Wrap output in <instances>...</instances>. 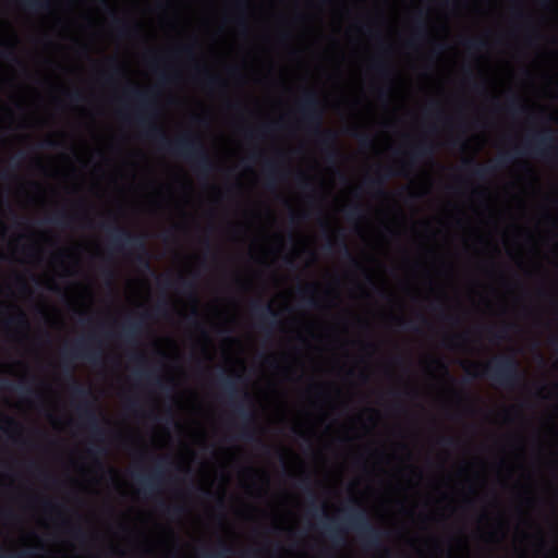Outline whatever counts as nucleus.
<instances>
[{
  "label": "nucleus",
  "mask_w": 558,
  "mask_h": 558,
  "mask_svg": "<svg viewBox=\"0 0 558 558\" xmlns=\"http://www.w3.org/2000/svg\"><path fill=\"white\" fill-rule=\"evenodd\" d=\"M41 146L43 147H46V148H54L58 146V142L53 141V140H45L43 143H41Z\"/></svg>",
  "instance_id": "3c124183"
},
{
  "label": "nucleus",
  "mask_w": 558,
  "mask_h": 558,
  "mask_svg": "<svg viewBox=\"0 0 558 558\" xmlns=\"http://www.w3.org/2000/svg\"><path fill=\"white\" fill-rule=\"evenodd\" d=\"M95 340L94 336H89L87 339L75 341L70 349H62L61 357L63 369L72 381L71 395L74 399L80 400L76 408L77 412L87 422L95 438L102 441L106 430L99 425V420L90 401L92 392L74 378L72 363L77 359H83L94 364L98 363L101 359V352L90 345Z\"/></svg>",
  "instance_id": "f03ea898"
},
{
  "label": "nucleus",
  "mask_w": 558,
  "mask_h": 558,
  "mask_svg": "<svg viewBox=\"0 0 558 558\" xmlns=\"http://www.w3.org/2000/svg\"><path fill=\"white\" fill-rule=\"evenodd\" d=\"M166 462V458H158L154 470L147 476L135 475L145 495H151L158 490L165 477Z\"/></svg>",
  "instance_id": "1a4fd4ad"
},
{
  "label": "nucleus",
  "mask_w": 558,
  "mask_h": 558,
  "mask_svg": "<svg viewBox=\"0 0 558 558\" xmlns=\"http://www.w3.org/2000/svg\"><path fill=\"white\" fill-rule=\"evenodd\" d=\"M68 97L72 102H81L84 100V95L80 90L69 93Z\"/></svg>",
  "instance_id": "37998d69"
},
{
  "label": "nucleus",
  "mask_w": 558,
  "mask_h": 558,
  "mask_svg": "<svg viewBox=\"0 0 558 558\" xmlns=\"http://www.w3.org/2000/svg\"><path fill=\"white\" fill-rule=\"evenodd\" d=\"M435 151V146L430 142L420 140L405 153L408 161L402 163V169L414 167L425 159L433 158Z\"/></svg>",
  "instance_id": "9d476101"
},
{
  "label": "nucleus",
  "mask_w": 558,
  "mask_h": 558,
  "mask_svg": "<svg viewBox=\"0 0 558 558\" xmlns=\"http://www.w3.org/2000/svg\"><path fill=\"white\" fill-rule=\"evenodd\" d=\"M265 170H266V175H267V187H269V189L276 187L278 180H279V174H280L278 163L275 161H266Z\"/></svg>",
  "instance_id": "aec40b11"
},
{
  "label": "nucleus",
  "mask_w": 558,
  "mask_h": 558,
  "mask_svg": "<svg viewBox=\"0 0 558 558\" xmlns=\"http://www.w3.org/2000/svg\"><path fill=\"white\" fill-rule=\"evenodd\" d=\"M21 7L32 12H47L51 10V0H21Z\"/></svg>",
  "instance_id": "a211bd4d"
},
{
  "label": "nucleus",
  "mask_w": 558,
  "mask_h": 558,
  "mask_svg": "<svg viewBox=\"0 0 558 558\" xmlns=\"http://www.w3.org/2000/svg\"><path fill=\"white\" fill-rule=\"evenodd\" d=\"M445 45L444 44H436L434 46V49L433 51L436 53V54H439L440 52H442L445 50Z\"/></svg>",
  "instance_id": "4d7b16f0"
},
{
  "label": "nucleus",
  "mask_w": 558,
  "mask_h": 558,
  "mask_svg": "<svg viewBox=\"0 0 558 558\" xmlns=\"http://www.w3.org/2000/svg\"><path fill=\"white\" fill-rule=\"evenodd\" d=\"M154 312L157 315L165 316L167 314V305H166V303L157 304Z\"/></svg>",
  "instance_id": "09e8293b"
},
{
  "label": "nucleus",
  "mask_w": 558,
  "mask_h": 558,
  "mask_svg": "<svg viewBox=\"0 0 558 558\" xmlns=\"http://www.w3.org/2000/svg\"><path fill=\"white\" fill-rule=\"evenodd\" d=\"M300 483H301L302 487H303L306 492H308V493H311V494L313 493V492H312L311 478H310L308 476H304V477H302V478H301V481H300Z\"/></svg>",
  "instance_id": "de8ad7c7"
},
{
  "label": "nucleus",
  "mask_w": 558,
  "mask_h": 558,
  "mask_svg": "<svg viewBox=\"0 0 558 558\" xmlns=\"http://www.w3.org/2000/svg\"><path fill=\"white\" fill-rule=\"evenodd\" d=\"M3 420L8 426H11L14 428H17L20 426L19 423L15 420H13L12 417L3 416Z\"/></svg>",
  "instance_id": "603ef678"
},
{
  "label": "nucleus",
  "mask_w": 558,
  "mask_h": 558,
  "mask_svg": "<svg viewBox=\"0 0 558 558\" xmlns=\"http://www.w3.org/2000/svg\"><path fill=\"white\" fill-rule=\"evenodd\" d=\"M197 316H198V312H197V310H196V308H193V311H192V313H191V316H189L187 318H189V319L191 318V319L193 320V323H194L195 327L201 328L202 332H203L205 336H207L206 331L204 330V328L202 327V325L199 324V322L196 319V318H197Z\"/></svg>",
  "instance_id": "c03bdc74"
},
{
  "label": "nucleus",
  "mask_w": 558,
  "mask_h": 558,
  "mask_svg": "<svg viewBox=\"0 0 558 558\" xmlns=\"http://www.w3.org/2000/svg\"><path fill=\"white\" fill-rule=\"evenodd\" d=\"M172 81V77L168 74L161 73L160 74V82L163 84H168Z\"/></svg>",
  "instance_id": "13d9d810"
},
{
  "label": "nucleus",
  "mask_w": 558,
  "mask_h": 558,
  "mask_svg": "<svg viewBox=\"0 0 558 558\" xmlns=\"http://www.w3.org/2000/svg\"><path fill=\"white\" fill-rule=\"evenodd\" d=\"M403 174H405L404 171H395L392 168L387 167L383 170H379L376 177L365 178L363 183L368 190L374 191L379 196H384L386 195V182L391 178Z\"/></svg>",
  "instance_id": "f8f14e48"
},
{
  "label": "nucleus",
  "mask_w": 558,
  "mask_h": 558,
  "mask_svg": "<svg viewBox=\"0 0 558 558\" xmlns=\"http://www.w3.org/2000/svg\"><path fill=\"white\" fill-rule=\"evenodd\" d=\"M12 389L24 397L37 396V392L31 386H27L24 383H20L19 385L12 387Z\"/></svg>",
  "instance_id": "2f4dec72"
},
{
  "label": "nucleus",
  "mask_w": 558,
  "mask_h": 558,
  "mask_svg": "<svg viewBox=\"0 0 558 558\" xmlns=\"http://www.w3.org/2000/svg\"><path fill=\"white\" fill-rule=\"evenodd\" d=\"M372 69L381 78L389 80L392 75L391 68L384 61H376L372 64Z\"/></svg>",
  "instance_id": "b1692460"
},
{
  "label": "nucleus",
  "mask_w": 558,
  "mask_h": 558,
  "mask_svg": "<svg viewBox=\"0 0 558 558\" xmlns=\"http://www.w3.org/2000/svg\"><path fill=\"white\" fill-rule=\"evenodd\" d=\"M512 327L513 325L511 324H505L498 330H496L493 327H489L488 332L492 336V338L496 341L505 340L508 336V332L512 329Z\"/></svg>",
  "instance_id": "bb28decb"
},
{
  "label": "nucleus",
  "mask_w": 558,
  "mask_h": 558,
  "mask_svg": "<svg viewBox=\"0 0 558 558\" xmlns=\"http://www.w3.org/2000/svg\"><path fill=\"white\" fill-rule=\"evenodd\" d=\"M278 126H280L279 122H272V123H269V124H265V125L260 126L256 132H254L252 130L246 131L245 132V136L252 138L255 135H257V133L267 134L271 130H274L275 128H278Z\"/></svg>",
  "instance_id": "7c9ffc66"
},
{
  "label": "nucleus",
  "mask_w": 558,
  "mask_h": 558,
  "mask_svg": "<svg viewBox=\"0 0 558 558\" xmlns=\"http://www.w3.org/2000/svg\"><path fill=\"white\" fill-rule=\"evenodd\" d=\"M178 51L190 58L194 57V46L192 45L183 46Z\"/></svg>",
  "instance_id": "49530a36"
},
{
  "label": "nucleus",
  "mask_w": 558,
  "mask_h": 558,
  "mask_svg": "<svg viewBox=\"0 0 558 558\" xmlns=\"http://www.w3.org/2000/svg\"><path fill=\"white\" fill-rule=\"evenodd\" d=\"M133 360L140 364L145 363V356L143 354H135L133 355Z\"/></svg>",
  "instance_id": "680f3d73"
},
{
  "label": "nucleus",
  "mask_w": 558,
  "mask_h": 558,
  "mask_svg": "<svg viewBox=\"0 0 558 558\" xmlns=\"http://www.w3.org/2000/svg\"><path fill=\"white\" fill-rule=\"evenodd\" d=\"M480 376L489 378L495 384L505 388H514L523 380L520 364L512 355L495 356L483 366Z\"/></svg>",
  "instance_id": "39448f33"
},
{
  "label": "nucleus",
  "mask_w": 558,
  "mask_h": 558,
  "mask_svg": "<svg viewBox=\"0 0 558 558\" xmlns=\"http://www.w3.org/2000/svg\"><path fill=\"white\" fill-rule=\"evenodd\" d=\"M113 24L117 28V32L118 34L121 36V37H128L131 35L132 31H134L135 28L132 27L128 22L119 19L116 16V14H113Z\"/></svg>",
  "instance_id": "a878e982"
},
{
  "label": "nucleus",
  "mask_w": 558,
  "mask_h": 558,
  "mask_svg": "<svg viewBox=\"0 0 558 558\" xmlns=\"http://www.w3.org/2000/svg\"><path fill=\"white\" fill-rule=\"evenodd\" d=\"M472 88L476 92H482L485 88L484 83H473Z\"/></svg>",
  "instance_id": "052dcab7"
},
{
  "label": "nucleus",
  "mask_w": 558,
  "mask_h": 558,
  "mask_svg": "<svg viewBox=\"0 0 558 558\" xmlns=\"http://www.w3.org/2000/svg\"><path fill=\"white\" fill-rule=\"evenodd\" d=\"M506 108L512 116H519L529 111V108L517 98L509 100Z\"/></svg>",
  "instance_id": "393cba45"
},
{
  "label": "nucleus",
  "mask_w": 558,
  "mask_h": 558,
  "mask_svg": "<svg viewBox=\"0 0 558 558\" xmlns=\"http://www.w3.org/2000/svg\"><path fill=\"white\" fill-rule=\"evenodd\" d=\"M248 400V395L244 392L242 395L241 401L233 402L235 413L242 421V424L240 426L239 438L248 442H256L260 445L263 448L268 449V447L257 437L255 429L252 427V423L254 421L253 413L248 408L245 407L243 402Z\"/></svg>",
  "instance_id": "6e6552de"
},
{
  "label": "nucleus",
  "mask_w": 558,
  "mask_h": 558,
  "mask_svg": "<svg viewBox=\"0 0 558 558\" xmlns=\"http://www.w3.org/2000/svg\"><path fill=\"white\" fill-rule=\"evenodd\" d=\"M138 408V402L137 400L135 399H130L128 400L126 402V409L130 410V411H136V409Z\"/></svg>",
  "instance_id": "8fccbe9b"
},
{
  "label": "nucleus",
  "mask_w": 558,
  "mask_h": 558,
  "mask_svg": "<svg viewBox=\"0 0 558 558\" xmlns=\"http://www.w3.org/2000/svg\"><path fill=\"white\" fill-rule=\"evenodd\" d=\"M104 274H105L107 277H109V278H112V276H113L112 270H111V269H109V268H105V269H104Z\"/></svg>",
  "instance_id": "774afa93"
},
{
  "label": "nucleus",
  "mask_w": 558,
  "mask_h": 558,
  "mask_svg": "<svg viewBox=\"0 0 558 558\" xmlns=\"http://www.w3.org/2000/svg\"><path fill=\"white\" fill-rule=\"evenodd\" d=\"M298 183L302 189L311 187L310 180L303 173L298 174Z\"/></svg>",
  "instance_id": "a18cd8bd"
},
{
  "label": "nucleus",
  "mask_w": 558,
  "mask_h": 558,
  "mask_svg": "<svg viewBox=\"0 0 558 558\" xmlns=\"http://www.w3.org/2000/svg\"><path fill=\"white\" fill-rule=\"evenodd\" d=\"M150 317L148 313L141 314L138 319L128 320L123 327L121 337L126 343H135L138 336L142 333L145 322Z\"/></svg>",
  "instance_id": "ddd939ff"
},
{
  "label": "nucleus",
  "mask_w": 558,
  "mask_h": 558,
  "mask_svg": "<svg viewBox=\"0 0 558 558\" xmlns=\"http://www.w3.org/2000/svg\"><path fill=\"white\" fill-rule=\"evenodd\" d=\"M302 122L307 130L316 136L317 143L323 148L326 159L335 162L339 157L336 147L337 134L332 130H323L324 111L319 98L314 90H305L298 104Z\"/></svg>",
  "instance_id": "7ed1b4c3"
},
{
  "label": "nucleus",
  "mask_w": 558,
  "mask_h": 558,
  "mask_svg": "<svg viewBox=\"0 0 558 558\" xmlns=\"http://www.w3.org/2000/svg\"><path fill=\"white\" fill-rule=\"evenodd\" d=\"M551 130L546 129L537 133L532 138H525L521 148H515V155H534L545 159L558 157V146H551Z\"/></svg>",
  "instance_id": "0eeeda50"
},
{
  "label": "nucleus",
  "mask_w": 558,
  "mask_h": 558,
  "mask_svg": "<svg viewBox=\"0 0 558 558\" xmlns=\"http://www.w3.org/2000/svg\"><path fill=\"white\" fill-rule=\"evenodd\" d=\"M438 444L440 446H445V447H456L459 441L457 438L454 437H451V436H442L438 439Z\"/></svg>",
  "instance_id": "e433bc0d"
},
{
  "label": "nucleus",
  "mask_w": 558,
  "mask_h": 558,
  "mask_svg": "<svg viewBox=\"0 0 558 558\" xmlns=\"http://www.w3.org/2000/svg\"><path fill=\"white\" fill-rule=\"evenodd\" d=\"M514 160V156L512 153H506V154H502L498 157L497 159V165L499 167H504L510 162H512Z\"/></svg>",
  "instance_id": "4c0bfd02"
},
{
  "label": "nucleus",
  "mask_w": 558,
  "mask_h": 558,
  "mask_svg": "<svg viewBox=\"0 0 558 558\" xmlns=\"http://www.w3.org/2000/svg\"><path fill=\"white\" fill-rule=\"evenodd\" d=\"M138 375L141 377L146 378L148 381L153 383L155 386L162 388V384H163L162 379L160 377L156 376L154 373L142 372V373H138Z\"/></svg>",
  "instance_id": "f704fd0d"
},
{
  "label": "nucleus",
  "mask_w": 558,
  "mask_h": 558,
  "mask_svg": "<svg viewBox=\"0 0 558 558\" xmlns=\"http://www.w3.org/2000/svg\"><path fill=\"white\" fill-rule=\"evenodd\" d=\"M158 284L162 289L172 288L174 284L177 289L183 293H189L195 298V284L192 280H187L183 277H179L175 281L171 280L169 277L161 278L158 277Z\"/></svg>",
  "instance_id": "4468645a"
},
{
  "label": "nucleus",
  "mask_w": 558,
  "mask_h": 558,
  "mask_svg": "<svg viewBox=\"0 0 558 558\" xmlns=\"http://www.w3.org/2000/svg\"><path fill=\"white\" fill-rule=\"evenodd\" d=\"M289 220L291 223L295 225L299 222V216L294 211H291L289 215Z\"/></svg>",
  "instance_id": "bf43d9fd"
},
{
  "label": "nucleus",
  "mask_w": 558,
  "mask_h": 558,
  "mask_svg": "<svg viewBox=\"0 0 558 558\" xmlns=\"http://www.w3.org/2000/svg\"><path fill=\"white\" fill-rule=\"evenodd\" d=\"M550 344L555 348L556 352H558V337L551 338Z\"/></svg>",
  "instance_id": "e2e57ef3"
},
{
  "label": "nucleus",
  "mask_w": 558,
  "mask_h": 558,
  "mask_svg": "<svg viewBox=\"0 0 558 558\" xmlns=\"http://www.w3.org/2000/svg\"><path fill=\"white\" fill-rule=\"evenodd\" d=\"M397 323L398 325L403 328V329H407V330H414V331H417L418 329L416 328V326L410 322V320H404V319H401V318H397Z\"/></svg>",
  "instance_id": "ea45409f"
},
{
  "label": "nucleus",
  "mask_w": 558,
  "mask_h": 558,
  "mask_svg": "<svg viewBox=\"0 0 558 558\" xmlns=\"http://www.w3.org/2000/svg\"><path fill=\"white\" fill-rule=\"evenodd\" d=\"M463 167L470 170L471 174L478 180H486L496 171V166L481 165L475 162L474 159H465Z\"/></svg>",
  "instance_id": "2eb2a0df"
},
{
  "label": "nucleus",
  "mask_w": 558,
  "mask_h": 558,
  "mask_svg": "<svg viewBox=\"0 0 558 558\" xmlns=\"http://www.w3.org/2000/svg\"><path fill=\"white\" fill-rule=\"evenodd\" d=\"M73 220V217L68 215L65 211H58L53 216L47 218V221L59 226V227H70L71 221Z\"/></svg>",
  "instance_id": "5701e85b"
},
{
  "label": "nucleus",
  "mask_w": 558,
  "mask_h": 558,
  "mask_svg": "<svg viewBox=\"0 0 558 558\" xmlns=\"http://www.w3.org/2000/svg\"><path fill=\"white\" fill-rule=\"evenodd\" d=\"M71 533H72L73 537L78 541H84L86 537L85 532L81 527H77V526L73 527L71 530Z\"/></svg>",
  "instance_id": "79ce46f5"
},
{
  "label": "nucleus",
  "mask_w": 558,
  "mask_h": 558,
  "mask_svg": "<svg viewBox=\"0 0 558 558\" xmlns=\"http://www.w3.org/2000/svg\"><path fill=\"white\" fill-rule=\"evenodd\" d=\"M463 45L468 50L480 51L487 47V41L483 38H468Z\"/></svg>",
  "instance_id": "cd10ccee"
},
{
  "label": "nucleus",
  "mask_w": 558,
  "mask_h": 558,
  "mask_svg": "<svg viewBox=\"0 0 558 558\" xmlns=\"http://www.w3.org/2000/svg\"><path fill=\"white\" fill-rule=\"evenodd\" d=\"M0 47H5V49L0 51L1 58L7 59V60H16V57H15L12 48L9 45H7L5 43H3L1 39H0Z\"/></svg>",
  "instance_id": "c9c22d12"
},
{
  "label": "nucleus",
  "mask_w": 558,
  "mask_h": 558,
  "mask_svg": "<svg viewBox=\"0 0 558 558\" xmlns=\"http://www.w3.org/2000/svg\"><path fill=\"white\" fill-rule=\"evenodd\" d=\"M160 509L166 514H168L170 517H174V518L181 517L185 512V508L183 506H180V505L169 506V505H166L165 502L160 504Z\"/></svg>",
  "instance_id": "c756f323"
},
{
  "label": "nucleus",
  "mask_w": 558,
  "mask_h": 558,
  "mask_svg": "<svg viewBox=\"0 0 558 558\" xmlns=\"http://www.w3.org/2000/svg\"><path fill=\"white\" fill-rule=\"evenodd\" d=\"M427 29H426V23L423 20L422 13L418 14V16L415 19V25L413 29V34L411 39L409 40V45H413L417 40H423L426 37Z\"/></svg>",
  "instance_id": "412c9836"
},
{
  "label": "nucleus",
  "mask_w": 558,
  "mask_h": 558,
  "mask_svg": "<svg viewBox=\"0 0 558 558\" xmlns=\"http://www.w3.org/2000/svg\"><path fill=\"white\" fill-rule=\"evenodd\" d=\"M465 340L466 339V336L465 335H458V336H454V337H451L449 340L450 342H453L454 340Z\"/></svg>",
  "instance_id": "0e129e2a"
},
{
  "label": "nucleus",
  "mask_w": 558,
  "mask_h": 558,
  "mask_svg": "<svg viewBox=\"0 0 558 558\" xmlns=\"http://www.w3.org/2000/svg\"><path fill=\"white\" fill-rule=\"evenodd\" d=\"M338 246L341 255L350 262L353 267L360 268L361 264L357 259L352 255L344 238L342 236L339 241L327 240L325 244V250L328 252H333L335 247Z\"/></svg>",
  "instance_id": "dca6fc26"
},
{
  "label": "nucleus",
  "mask_w": 558,
  "mask_h": 558,
  "mask_svg": "<svg viewBox=\"0 0 558 558\" xmlns=\"http://www.w3.org/2000/svg\"><path fill=\"white\" fill-rule=\"evenodd\" d=\"M5 326L8 327H19L21 329H28L29 328V322L28 318L22 310H19L14 315L9 316L5 322Z\"/></svg>",
  "instance_id": "6ab92c4d"
},
{
  "label": "nucleus",
  "mask_w": 558,
  "mask_h": 558,
  "mask_svg": "<svg viewBox=\"0 0 558 558\" xmlns=\"http://www.w3.org/2000/svg\"><path fill=\"white\" fill-rule=\"evenodd\" d=\"M0 514H2L3 517H8V518L13 517V512L10 510H1Z\"/></svg>",
  "instance_id": "69168bd1"
},
{
  "label": "nucleus",
  "mask_w": 558,
  "mask_h": 558,
  "mask_svg": "<svg viewBox=\"0 0 558 558\" xmlns=\"http://www.w3.org/2000/svg\"><path fill=\"white\" fill-rule=\"evenodd\" d=\"M102 227L109 231V243L114 251L133 250L137 252L136 262L144 268L151 269L146 243L141 235L117 226L102 225Z\"/></svg>",
  "instance_id": "423d86ee"
},
{
  "label": "nucleus",
  "mask_w": 558,
  "mask_h": 558,
  "mask_svg": "<svg viewBox=\"0 0 558 558\" xmlns=\"http://www.w3.org/2000/svg\"><path fill=\"white\" fill-rule=\"evenodd\" d=\"M128 94L136 101V122L144 131L146 138L155 142L159 149L191 162L201 175L207 177L214 171L215 165L198 137L191 134H184L174 141L167 137L163 130L156 123L159 111L150 92L132 87Z\"/></svg>",
  "instance_id": "f257e3e1"
},
{
  "label": "nucleus",
  "mask_w": 558,
  "mask_h": 558,
  "mask_svg": "<svg viewBox=\"0 0 558 558\" xmlns=\"http://www.w3.org/2000/svg\"><path fill=\"white\" fill-rule=\"evenodd\" d=\"M238 378H239L238 375L231 377V376H226L225 373L220 374L218 377L220 386L226 391V393L228 395V397L230 398L231 401L234 400V398L236 397V395L239 392L236 380H235Z\"/></svg>",
  "instance_id": "f3484780"
},
{
  "label": "nucleus",
  "mask_w": 558,
  "mask_h": 558,
  "mask_svg": "<svg viewBox=\"0 0 558 558\" xmlns=\"http://www.w3.org/2000/svg\"><path fill=\"white\" fill-rule=\"evenodd\" d=\"M202 72L205 75L204 83L206 87L214 89L218 86H225V81H222L219 76L209 74L205 69H202Z\"/></svg>",
  "instance_id": "c85d7f7f"
},
{
  "label": "nucleus",
  "mask_w": 558,
  "mask_h": 558,
  "mask_svg": "<svg viewBox=\"0 0 558 558\" xmlns=\"http://www.w3.org/2000/svg\"><path fill=\"white\" fill-rule=\"evenodd\" d=\"M300 292V295L302 298V300L304 301V303L311 307V308H317L318 307V301L317 299L314 296V292H315V286L311 284V286H307L306 288H301L299 290Z\"/></svg>",
  "instance_id": "4be33fe9"
},
{
  "label": "nucleus",
  "mask_w": 558,
  "mask_h": 558,
  "mask_svg": "<svg viewBox=\"0 0 558 558\" xmlns=\"http://www.w3.org/2000/svg\"><path fill=\"white\" fill-rule=\"evenodd\" d=\"M389 96V89L388 88H380L378 90V97L380 99H386Z\"/></svg>",
  "instance_id": "6e6d98bb"
},
{
  "label": "nucleus",
  "mask_w": 558,
  "mask_h": 558,
  "mask_svg": "<svg viewBox=\"0 0 558 558\" xmlns=\"http://www.w3.org/2000/svg\"><path fill=\"white\" fill-rule=\"evenodd\" d=\"M198 490L206 497L211 496V493L208 489L205 488H198Z\"/></svg>",
  "instance_id": "338daca9"
},
{
  "label": "nucleus",
  "mask_w": 558,
  "mask_h": 558,
  "mask_svg": "<svg viewBox=\"0 0 558 558\" xmlns=\"http://www.w3.org/2000/svg\"><path fill=\"white\" fill-rule=\"evenodd\" d=\"M236 24H238L242 29H244V31H246V29H247V23H246V20H245L244 17H242V16H241V17H239V19L236 20Z\"/></svg>",
  "instance_id": "5fc2aeb1"
},
{
  "label": "nucleus",
  "mask_w": 558,
  "mask_h": 558,
  "mask_svg": "<svg viewBox=\"0 0 558 558\" xmlns=\"http://www.w3.org/2000/svg\"><path fill=\"white\" fill-rule=\"evenodd\" d=\"M344 511L347 512L344 518L347 527L336 521L323 525L330 541L337 546L343 544L348 527H350L359 533L367 547L379 548L381 546L383 532L369 523L365 511H357L351 508H347Z\"/></svg>",
  "instance_id": "20e7f679"
},
{
  "label": "nucleus",
  "mask_w": 558,
  "mask_h": 558,
  "mask_svg": "<svg viewBox=\"0 0 558 558\" xmlns=\"http://www.w3.org/2000/svg\"><path fill=\"white\" fill-rule=\"evenodd\" d=\"M253 315L259 320L262 327H269L270 330L278 326V312L274 310L271 304H262L254 301L251 304Z\"/></svg>",
  "instance_id": "9b49d317"
},
{
  "label": "nucleus",
  "mask_w": 558,
  "mask_h": 558,
  "mask_svg": "<svg viewBox=\"0 0 558 558\" xmlns=\"http://www.w3.org/2000/svg\"><path fill=\"white\" fill-rule=\"evenodd\" d=\"M243 558H259V557L257 556L255 550L248 549L243 553Z\"/></svg>",
  "instance_id": "864d4df0"
},
{
  "label": "nucleus",
  "mask_w": 558,
  "mask_h": 558,
  "mask_svg": "<svg viewBox=\"0 0 558 558\" xmlns=\"http://www.w3.org/2000/svg\"><path fill=\"white\" fill-rule=\"evenodd\" d=\"M87 452L90 457L97 458L105 456L107 453V449L104 447L88 448Z\"/></svg>",
  "instance_id": "a19ab883"
},
{
  "label": "nucleus",
  "mask_w": 558,
  "mask_h": 558,
  "mask_svg": "<svg viewBox=\"0 0 558 558\" xmlns=\"http://www.w3.org/2000/svg\"><path fill=\"white\" fill-rule=\"evenodd\" d=\"M347 219L350 221L359 220L363 217V210L361 206L354 205L347 210Z\"/></svg>",
  "instance_id": "72a5a7b5"
},
{
  "label": "nucleus",
  "mask_w": 558,
  "mask_h": 558,
  "mask_svg": "<svg viewBox=\"0 0 558 558\" xmlns=\"http://www.w3.org/2000/svg\"><path fill=\"white\" fill-rule=\"evenodd\" d=\"M356 137H357L360 144L364 147H371L374 144L373 137L368 134L361 133V134L356 135Z\"/></svg>",
  "instance_id": "58836bf2"
},
{
  "label": "nucleus",
  "mask_w": 558,
  "mask_h": 558,
  "mask_svg": "<svg viewBox=\"0 0 558 558\" xmlns=\"http://www.w3.org/2000/svg\"><path fill=\"white\" fill-rule=\"evenodd\" d=\"M231 553V548L225 544L221 545L219 550L205 554L203 558H226Z\"/></svg>",
  "instance_id": "473e14b6"
}]
</instances>
